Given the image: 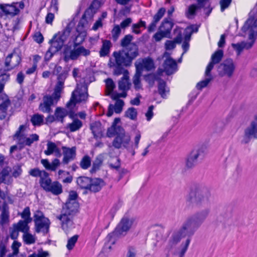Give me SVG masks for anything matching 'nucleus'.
Listing matches in <instances>:
<instances>
[{
  "instance_id": "a878e982",
  "label": "nucleus",
  "mask_w": 257,
  "mask_h": 257,
  "mask_svg": "<svg viewBox=\"0 0 257 257\" xmlns=\"http://www.w3.org/2000/svg\"><path fill=\"white\" fill-rule=\"evenodd\" d=\"M90 184L88 190L94 193L99 191L104 185V182L103 180L97 178H91Z\"/></svg>"
},
{
  "instance_id": "473e14b6",
  "label": "nucleus",
  "mask_w": 257,
  "mask_h": 257,
  "mask_svg": "<svg viewBox=\"0 0 257 257\" xmlns=\"http://www.w3.org/2000/svg\"><path fill=\"white\" fill-rule=\"evenodd\" d=\"M112 46V45L109 40H103L102 46L99 52V56L102 57L108 55L110 53V48Z\"/></svg>"
},
{
  "instance_id": "2eb2a0df",
  "label": "nucleus",
  "mask_w": 257,
  "mask_h": 257,
  "mask_svg": "<svg viewBox=\"0 0 257 257\" xmlns=\"http://www.w3.org/2000/svg\"><path fill=\"white\" fill-rule=\"evenodd\" d=\"M40 186L46 192H51L55 195H58L63 192L61 184L58 181L52 182L49 176L41 183Z\"/></svg>"
},
{
  "instance_id": "bb28decb",
  "label": "nucleus",
  "mask_w": 257,
  "mask_h": 257,
  "mask_svg": "<svg viewBox=\"0 0 257 257\" xmlns=\"http://www.w3.org/2000/svg\"><path fill=\"white\" fill-rule=\"evenodd\" d=\"M254 41L251 40L250 42H241L236 44L232 43V48L237 52V55H239L243 49H249L252 47Z\"/></svg>"
},
{
  "instance_id": "09e8293b",
  "label": "nucleus",
  "mask_w": 257,
  "mask_h": 257,
  "mask_svg": "<svg viewBox=\"0 0 257 257\" xmlns=\"http://www.w3.org/2000/svg\"><path fill=\"white\" fill-rule=\"evenodd\" d=\"M90 157L87 155L84 156L80 162V166L83 169H88L91 165Z\"/></svg>"
},
{
  "instance_id": "4468645a",
  "label": "nucleus",
  "mask_w": 257,
  "mask_h": 257,
  "mask_svg": "<svg viewBox=\"0 0 257 257\" xmlns=\"http://www.w3.org/2000/svg\"><path fill=\"white\" fill-rule=\"evenodd\" d=\"M236 65L232 59L228 58L220 63L218 67V73L221 77H231L235 71Z\"/></svg>"
},
{
  "instance_id": "c85d7f7f",
  "label": "nucleus",
  "mask_w": 257,
  "mask_h": 257,
  "mask_svg": "<svg viewBox=\"0 0 257 257\" xmlns=\"http://www.w3.org/2000/svg\"><path fill=\"white\" fill-rule=\"evenodd\" d=\"M29 174L33 177L40 178L39 183L40 185L41 183L49 176V174L45 171H41L38 168L31 169L29 172Z\"/></svg>"
},
{
  "instance_id": "39448f33",
  "label": "nucleus",
  "mask_w": 257,
  "mask_h": 257,
  "mask_svg": "<svg viewBox=\"0 0 257 257\" xmlns=\"http://www.w3.org/2000/svg\"><path fill=\"white\" fill-rule=\"evenodd\" d=\"M135 219L133 217L124 216L118 223L114 230L108 234L106 237L107 242L105 243L102 251H106L111 248V245L114 243V236H124L135 224Z\"/></svg>"
},
{
  "instance_id": "e2e57ef3",
  "label": "nucleus",
  "mask_w": 257,
  "mask_h": 257,
  "mask_svg": "<svg viewBox=\"0 0 257 257\" xmlns=\"http://www.w3.org/2000/svg\"><path fill=\"white\" fill-rule=\"evenodd\" d=\"M232 0H220V10L222 12L230 6Z\"/></svg>"
},
{
  "instance_id": "9b49d317",
  "label": "nucleus",
  "mask_w": 257,
  "mask_h": 257,
  "mask_svg": "<svg viewBox=\"0 0 257 257\" xmlns=\"http://www.w3.org/2000/svg\"><path fill=\"white\" fill-rule=\"evenodd\" d=\"M90 54V50L85 49L83 46L74 47V48L72 50L70 46H66L63 51L64 60L67 62L70 60H75L77 59L80 56H87Z\"/></svg>"
},
{
  "instance_id": "0eeeda50",
  "label": "nucleus",
  "mask_w": 257,
  "mask_h": 257,
  "mask_svg": "<svg viewBox=\"0 0 257 257\" xmlns=\"http://www.w3.org/2000/svg\"><path fill=\"white\" fill-rule=\"evenodd\" d=\"M78 203L77 202L67 201L63 206L61 213L57 216L61 221L62 229L66 232H69L74 227L73 218L77 211Z\"/></svg>"
},
{
  "instance_id": "13d9d810",
  "label": "nucleus",
  "mask_w": 257,
  "mask_h": 257,
  "mask_svg": "<svg viewBox=\"0 0 257 257\" xmlns=\"http://www.w3.org/2000/svg\"><path fill=\"white\" fill-rule=\"evenodd\" d=\"M198 8V7L195 5L190 6L186 13L187 17L189 19L192 18V17L195 15L196 11Z\"/></svg>"
},
{
  "instance_id": "f3484780",
  "label": "nucleus",
  "mask_w": 257,
  "mask_h": 257,
  "mask_svg": "<svg viewBox=\"0 0 257 257\" xmlns=\"http://www.w3.org/2000/svg\"><path fill=\"white\" fill-rule=\"evenodd\" d=\"M21 58L20 56L16 53H12L8 55L5 61L6 69H3L6 71L13 70L18 66L21 63Z\"/></svg>"
},
{
  "instance_id": "412c9836",
  "label": "nucleus",
  "mask_w": 257,
  "mask_h": 257,
  "mask_svg": "<svg viewBox=\"0 0 257 257\" xmlns=\"http://www.w3.org/2000/svg\"><path fill=\"white\" fill-rule=\"evenodd\" d=\"M99 7V2L95 0L93 1L89 7L85 11L82 18L87 19L89 22H91Z\"/></svg>"
},
{
  "instance_id": "9d476101",
  "label": "nucleus",
  "mask_w": 257,
  "mask_h": 257,
  "mask_svg": "<svg viewBox=\"0 0 257 257\" xmlns=\"http://www.w3.org/2000/svg\"><path fill=\"white\" fill-rule=\"evenodd\" d=\"M255 9L249 14V17L242 28V31L248 35V39L254 42L257 36V17L254 16Z\"/></svg>"
},
{
  "instance_id": "b1692460",
  "label": "nucleus",
  "mask_w": 257,
  "mask_h": 257,
  "mask_svg": "<svg viewBox=\"0 0 257 257\" xmlns=\"http://www.w3.org/2000/svg\"><path fill=\"white\" fill-rule=\"evenodd\" d=\"M210 212V209L209 208H207L197 212L191 216L200 227L207 217Z\"/></svg>"
},
{
  "instance_id": "f8f14e48",
  "label": "nucleus",
  "mask_w": 257,
  "mask_h": 257,
  "mask_svg": "<svg viewBox=\"0 0 257 257\" xmlns=\"http://www.w3.org/2000/svg\"><path fill=\"white\" fill-rule=\"evenodd\" d=\"M113 134L116 136L112 143V146L117 149L123 147L128 150V146L131 141V137L125 133L124 129L122 127H116Z\"/></svg>"
},
{
  "instance_id": "338daca9",
  "label": "nucleus",
  "mask_w": 257,
  "mask_h": 257,
  "mask_svg": "<svg viewBox=\"0 0 257 257\" xmlns=\"http://www.w3.org/2000/svg\"><path fill=\"white\" fill-rule=\"evenodd\" d=\"M19 231H20L14 225L13 227L10 229V237L13 239H16L19 235Z\"/></svg>"
},
{
  "instance_id": "0e129e2a",
  "label": "nucleus",
  "mask_w": 257,
  "mask_h": 257,
  "mask_svg": "<svg viewBox=\"0 0 257 257\" xmlns=\"http://www.w3.org/2000/svg\"><path fill=\"white\" fill-rule=\"evenodd\" d=\"M163 38H170L168 35L165 34V33L161 32L159 29V31L156 33L154 36V38L157 42L161 41Z\"/></svg>"
},
{
  "instance_id": "4d7b16f0",
  "label": "nucleus",
  "mask_w": 257,
  "mask_h": 257,
  "mask_svg": "<svg viewBox=\"0 0 257 257\" xmlns=\"http://www.w3.org/2000/svg\"><path fill=\"white\" fill-rule=\"evenodd\" d=\"M23 239L27 244H30L35 242V238L34 235L26 232L23 234Z\"/></svg>"
},
{
  "instance_id": "aec40b11",
  "label": "nucleus",
  "mask_w": 257,
  "mask_h": 257,
  "mask_svg": "<svg viewBox=\"0 0 257 257\" xmlns=\"http://www.w3.org/2000/svg\"><path fill=\"white\" fill-rule=\"evenodd\" d=\"M201 153L200 150L191 152L186 159L185 164L187 168H192L197 164L198 158L204 156V154H201Z\"/></svg>"
},
{
  "instance_id": "72a5a7b5",
  "label": "nucleus",
  "mask_w": 257,
  "mask_h": 257,
  "mask_svg": "<svg viewBox=\"0 0 257 257\" xmlns=\"http://www.w3.org/2000/svg\"><path fill=\"white\" fill-rule=\"evenodd\" d=\"M173 26L174 24L172 22L166 19L162 22L159 29L170 37L171 31Z\"/></svg>"
},
{
  "instance_id": "ddd939ff",
  "label": "nucleus",
  "mask_w": 257,
  "mask_h": 257,
  "mask_svg": "<svg viewBox=\"0 0 257 257\" xmlns=\"http://www.w3.org/2000/svg\"><path fill=\"white\" fill-rule=\"evenodd\" d=\"M34 221L36 232H42L43 234H46L49 232L50 221L48 218L44 216L42 212L37 210L35 212Z\"/></svg>"
},
{
  "instance_id": "bf43d9fd",
  "label": "nucleus",
  "mask_w": 257,
  "mask_h": 257,
  "mask_svg": "<svg viewBox=\"0 0 257 257\" xmlns=\"http://www.w3.org/2000/svg\"><path fill=\"white\" fill-rule=\"evenodd\" d=\"M21 243L15 241L12 245V248L13 250V252L12 254H9L8 257H14V256L17 255V254L19 252V248L21 246Z\"/></svg>"
},
{
  "instance_id": "20e7f679",
  "label": "nucleus",
  "mask_w": 257,
  "mask_h": 257,
  "mask_svg": "<svg viewBox=\"0 0 257 257\" xmlns=\"http://www.w3.org/2000/svg\"><path fill=\"white\" fill-rule=\"evenodd\" d=\"M210 197V192L207 187L198 185L191 188L187 197V202L192 206L203 207L209 203Z\"/></svg>"
},
{
  "instance_id": "6e6552de",
  "label": "nucleus",
  "mask_w": 257,
  "mask_h": 257,
  "mask_svg": "<svg viewBox=\"0 0 257 257\" xmlns=\"http://www.w3.org/2000/svg\"><path fill=\"white\" fill-rule=\"evenodd\" d=\"M108 65L110 68L113 69V75L116 76H118L121 74L123 75V76L118 82V89L122 92H126L130 89L132 84L129 80L128 71L125 69V68L130 67L132 65L109 62Z\"/></svg>"
},
{
  "instance_id": "a18cd8bd",
  "label": "nucleus",
  "mask_w": 257,
  "mask_h": 257,
  "mask_svg": "<svg viewBox=\"0 0 257 257\" xmlns=\"http://www.w3.org/2000/svg\"><path fill=\"white\" fill-rule=\"evenodd\" d=\"M142 73L140 71L136 70V73L133 77V81L134 84L135 88L136 90H139L142 87V84L141 83V76Z\"/></svg>"
},
{
  "instance_id": "de8ad7c7",
  "label": "nucleus",
  "mask_w": 257,
  "mask_h": 257,
  "mask_svg": "<svg viewBox=\"0 0 257 257\" xmlns=\"http://www.w3.org/2000/svg\"><path fill=\"white\" fill-rule=\"evenodd\" d=\"M86 36V34L84 32L77 33V35L73 40L74 47H76L80 45L84 41Z\"/></svg>"
},
{
  "instance_id": "1a4fd4ad",
  "label": "nucleus",
  "mask_w": 257,
  "mask_h": 257,
  "mask_svg": "<svg viewBox=\"0 0 257 257\" xmlns=\"http://www.w3.org/2000/svg\"><path fill=\"white\" fill-rule=\"evenodd\" d=\"M72 25L71 23H69L63 31L54 35L52 39L49 41L51 45L50 47L53 52H58L62 49L70 35Z\"/></svg>"
},
{
  "instance_id": "58836bf2",
  "label": "nucleus",
  "mask_w": 257,
  "mask_h": 257,
  "mask_svg": "<svg viewBox=\"0 0 257 257\" xmlns=\"http://www.w3.org/2000/svg\"><path fill=\"white\" fill-rule=\"evenodd\" d=\"M10 79V74L5 73L3 68L0 69V94L3 92L5 85Z\"/></svg>"
},
{
  "instance_id": "69168bd1",
  "label": "nucleus",
  "mask_w": 257,
  "mask_h": 257,
  "mask_svg": "<svg viewBox=\"0 0 257 257\" xmlns=\"http://www.w3.org/2000/svg\"><path fill=\"white\" fill-rule=\"evenodd\" d=\"M56 53H57L56 51L53 52L52 51V49H51V48L50 47L45 55V57H44L45 61L46 62L50 61V59L54 56V55Z\"/></svg>"
},
{
  "instance_id": "864d4df0",
  "label": "nucleus",
  "mask_w": 257,
  "mask_h": 257,
  "mask_svg": "<svg viewBox=\"0 0 257 257\" xmlns=\"http://www.w3.org/2000/svg\"><path fill=\"white\" fill-rule=\"evenodd\" d=\"M112 39L114 41H116L121 33L120 26L118 25H115L113 29L111 30Z\"/></svg>"
},
{
  "instance_id": "4be33fe9",
  "label": "nucleus",
  "mask_w": 257,
  "mask_h": 257,
  "mask_svg": "<svg viewBox=\"0 0 257 257\" xmlns=\"http://www.w3.org/2000/svg\"><path fill=\"white\" fill-rule=\"evenodd\" d=\"M223 56V51L222 50H218L211 56V61L206 67V73L211 72L215 64L219 63Z\"/></svg>"
},
{
  "instance_id": "dca6fc26",
  "label": "nucleus",
  "mask_w": 257,
  "mask_h": 257,
  "mask_svg": "<svg viewBox=\"0 0 257 257\" xmlns=\"http://www.w3.org/2000/svg\"><path fill=\"white\" fill-rule=\"evenodd\" d=\"M251 139H257V123L255 122H251L250 125L244 130L241 143L247 144Z\"/></svg>"
},
{
  "instance_id": "a19ab883",
  "label": "nucleus",
  "mask_w": 257,
  "mask_h": 257,
  "mask_svg": "<svg viewBox=\"0 0 257 257\" xmlns=\"http://www.w3.org/2000/svg\"><path fill=\"white\" fill-rule=\"evenodd\" d=\"M82 126V121L78 119H75L71 123L67 124L66 128L71 132H73L79 130Z\"/></svg>"
},
{
  "instance_id": "e433bc0d",
  "label": "nucleus",
  "mask_w": 257,
  "mask_h": 257,
  "mask_svg": "<svg viewBox=\"0 0 257 257\" xmlns=\"http://www.w3.org/2000/svg\"><path fill=\"white\" fill-rule=\"evenodd\" d=\"M89 22L87 19H85L84 18H82L80 20L76 29V31L77 33H82L86 34V29L89 27Z\"/></svg>"
},
{
  "instance_id": "f03ea898",
  "label": "nucleus",
  "mask_w": 257,
  "mask_h": 257,
  "mask_svg": "<svg viewBox=\"0 0 257 257\" xmlns=\"http://www.w3.org/2000/svg\"><path fill=\"white\" fill-rule=\"evenodd\" d=\"M133 39L132 35H125L120 41V45L122 48L113 52L109 62L132 65L133 61L139 54L138 46L135 43H131Z\"/></svg>"
},
{
  "instance_id": "774afa93",
  "label": "nucleus",
  "mask_w": 257,
  "mask_h": 257,
  "mask_svg": "<svg viewBox=\"0 0 257 257\" xmlns=\"http://www.w3.org/2000/svg\"><path fill=\"white\" fill-rule=\"evenodd\" d=\"M176 43L174 41L167 40L165 44L167 50L174 49L176 47Z\"/></svg>"
},
{
  "instance_id": "5701e85b",
  "label": "nucleus",
  "mask_w": 257,
  "mask_h": 257,
  "mask_svg": "<svg viewBox=\"0 0 257 257\" xmlns=\"http://www.w3.org/2000/svg\"><path fill=\"white\" fill-rule=\"evenodd\" d=\"M63 159V163L67 164L70 161L73 160L76 157V148L73 147L71 148L66 147H62Z\"/></svg>"
},
{
  "instance_id": "603ef678",
  "label": "nucleus",
  "mask_w": 257,
  "mask_h": 257,
  "mask_svg": "<svg viewBox=\"0 0 257 257\" xmlns=\"http://www.w3.org/2000/svg\"><path fill=\"white\" fill-rule=\"evenodd\" d=\"M78 237L79 236L78 235H75L68 239L66 245V247L68 250H70L73 248L78 240Z\"/></svg>"
},
{
  "instance_id": "79ce46f5",
  "label": "nucleus",
  "mask_w": 257,
  "mask_h": 257,
  "mask_svg": "<svg viewBox=\"0 0 257 257\" xmlns=\"http://www.w3.org/2000/svg\"><path fill=\"white\" fill-rule=\"evenodd\" d=\"M47 147V150L44 151L45 154L47 156H49L54 153H59V148L54 143L48 141Z\"/></svg>"
},
{
  "instance_id": "37998d69",
  "label": "nucleus",
  "mask_w": 257,
  "mask_h": 257,
  "mask_svg": "<svg viewBox=\"0 0 257 257\" xmlns=\"http://www.w3.org/2000/svg\"><path fill=\"white\" fill-rule=\"evenodd\" d=\"M28 221L21 220H20L17 224H14V226L20 231L23 232L24 233L28 232L29 230V227Z\"/></svg>"
},
{
  "instance_id": "c9c22d12",
  "label": "nucleus",
  "mask_w": 257,
  "mask_h": 257,
  "mask_svg": "<svg viewBox=\"0 0 257 257\" xmlns=\"http://www.w3.org/2000/svg\"><path fill=\"white\" fill-rule=\"evenodd\" d=\"M198 31V27L196 25H190L187 27L184 31V41L189 42L193 33Z\"/></svg>"
},
{
  "instance_id": "052dcab7",
  "label": "nucleus",
  "mask_w": 257,
  "mask_h": 257,
  "mask_svg": "<svg viewBox=\"0 0 257 257\" xmlns=\"http://www.w3.org/2000/svg\"><path fill=\"white\" fill-rule=\"evenodd\" d=\"M174 33L177 34V36L174 38V41L176 43L180 44L182 41V32L179 27L176 28L174 30Z\"/></svg>"
},
{
  "instance_id": "cd10ccee",
  "label": "nucleus",
  "mask_w": 257,
  "mask_h": 257,
  "mask_svg": "<svg viewBox=\"0 0 257 257\" xmlns=\"http://www.w3.org/2000/svg\"><path fill=\"white\" fill-rule=\"evenodd\" d=\"M19 141V144L23 146H30L34 142L39 140V136L37 134H32L30 137L27 138L24 135L17 138Z\"/></svg>"
},
{
  "instance_id": "f704fd0d",
  "label": "nucleus",
  "mask_w": 257,
  "mask_h": 257,
  "mask_svg": "<svg viewBox=\"0 0 257 257\" xmlns=\"http://www.w3.org/2000/svg\"><path fill=\"white\" fill-rule=\"evenodd\" d=\"M104 160V156L103 154H99L95 159L92 163V167L90 170V172L93 173L99 170L102 166Z\"/></svg>"
},
{
  "instance_id": "6e6d98bb",
  "label": "nucleus",
  "mask_w": 257,
  "mask_h": 257,
  "mask_svg": "<svg viewBox=\"0 0 257 257\" xmlns=\"http://www.w3.org/2000/svg\"><path fill=\"white\" fill-rule=\"evenodd\" d=\"M145 79L150 84L153 85L156 80L160 79L157 74L155 73L149 74L145 76Z\"/></svg>"
},
{
  "instance_id": "c756f323",
  "label": "nucleus",
  "mask_w": 257,
  "mask_h": 257,
  "mask_svg": "<svg viewBox=\"0 0 257 257\" xmlns=\"http://www.w3.org/2000/svg\"><path fill=\"white\" fill-rule=\"evenodd\" d=\"M0 9L6 15L12 16L17 15L20 10L16 6L10 5H0Z\"/></svg>"
},
{
  "instance_id": "6ab92c4d",
  "label": "nucleus",
  "mask_w": 257,
  "mask_h": 257,
  "mask_svg": "<svg viewBox=\"0 0 257 257\" xmlns=\"http://www.w3.org/2000/svg\"><path fill=\"white\" fill-rule=\"evenodd\" d=\"M163 57L166 58L163 64L164 71L168 75L174 73L177 69L176 61L170 57L169 53L166 52L164 53Z\"/></svg>"
},
{
  "instance_id": "7c9ffc66",
  "label": "nucleus",
  "mask_w": 257,
  "mask_h": 257,
  "mask_svg": "<svg viewBox=\"0 0 257 257\" xmlns=\"http://www.w3.org/2000/svg\"><path fill=\"white\" fill-rule=\"evenodd\" d=\"M9 221V207L6 202L2 204V212L0 216V224L3 225Z\"/></svg>"
},
{
  "instance_id": "49530a36",
  "label": "nucleus",
  "mask_w": 257,
  "mask_h": 257,
  "mask_svg": "<svg viewBox=\"0 0 257 257\" xmlns=\"http://www.w3.org/2000/svg\"><path fill=\"white\" fill-rule=\"evenodd\" d=\"M106 84V92L107 95H110L113 92L115 85L111 78H107L105 80Z\"/></svg>"
},
{
  "instance_id": "8fccbe9b",
  "label": "nucleus",
  "mask_w": 257,
  "mask_h": 257,
  "mask_svg": "<svg viewBox=\"0 0 257 257\" xmlns=\"http://www.w3.org/2000/svg\"><path fill=\"white\" fill-rule=\"evenodd\" d=\"M43 115L35 114L31 117V121L34 125H40L43 121Z\"/></svg>"
},
{
  "instance_id": "7ed1b4c3",
  "label": "nucleus",
  "mask_w": 257,
  "mask_h": 257,
  "mask_svg": "<svg viewBox=\"0 0 257 257\" xmlns=\"http://www.w3.org/2000/svg\"><path fill=\"white\" fill-rule=\"evenodd\" d=\"M68 76V72L63 71L57 76V81L55 86L54 92L51 95H46L43 98V102L39 105V108L43 112L50 113L51 106L59 100L64 88V82Z\"/></svg>"
},
{
  "instance_id": "680f3d73",
  "label": "nucleus",
  "mask_w": 257,
  "mask_h": 257,
  "mask_svg": "<svg viewBox=\"0 0 257 257\" xmlns=\"http://www.w3.org/2000/svg\"><path fill=\"white\" fill-rule=\"evenodd\" d=\"M166 12V10L164 8H160L157 13L155 15L153 18V20L158 23V22L162 19Z\"/></svg>"
},
{
  "instance_id": "3c124183",
  "label": "nucleus",
  "mask_w": 257,
  "mask_h": 257,
  "mask_svg": "<svg viewBox=\"0 0 257 257\" xmlns=\"http://www.w3.org/2000/svg\"><path fill=\"white\" fill-rule=\"evenodd\" d=\"M31 212L29 207H26L24 208L23 212L21 213V217L26 221H28V222H31L32 218L30 217Z\"/></svg>"
},
{
  "instance_id": "2f4dec72",
  "label": "nucleus",
  "mask_w": 257,
  "mask_h": 257,
  "mask_svg": "<svg viewBox=\"0 0 257 257\" xmlns=\"http://www.w3.org/2000/svg\"><path fill=\"white\" fill-rule=\"evenodd\" d=\"M90 129L94 138H97L102 136V127L100 121H94L91 123Z\"/></svg>"
},
{
  "instance_id": "ea45409f",
  "label": "nucleus",
  "mask_w": 257,
  "mask_h": 257,
  "mask_svg": "<svg viewBox=\"0 0 257 257\" xmlns=\"http://www.w3.org/2000/svg\"><path fill=\"white\" fill-rule=\"evenodd\" d=\"M91 178L87 177H79L77 179V185L82 189H88L90 183Z\"/></svg>"
},
{
  "instance_id": "c03bdc74",
  "label": "nucleus",
  "mask_w": 257,
  "mask_h": 257,
  "mask_svg": "<svg viewBox=\"0 0 257 257\" xmlns=\"http://www.w3.org/2000/svg\"><path fill=\"white\" fill-rule=\"evenodd\" d=\"M158 91L161 96L165 98L166 97V93L169 92V90L166 88V83L162 79L159 80Z\"/></svg>"
},
{
  "instance_id": "393cba45",
  "label": "nucleus",
  "mask_w": 257,
  "mask_h": 257,
  "mask_svg": "<svg viewBox=\"0 0 257 257\" xmlns=\"http://www.w3.org/2000/svg\"><path fill=\"white\" fill-rule=\"evenodd\" d=\"M124 101L121 99H117L114 105L112 104L109 105L107 116L110 117L112 116L113 110L116 113H119L122 110V107L124 106Z\"/></svg>"
},
{
  "instance_id": "5fc2aeb1",
  "label": "nucleus",
  "mask_w": 257,
  "mask_h": 257,
  "mask_svg": "<svg viewBox=\"0 0 257 257\" xmlns=\"http://www.w3.org/2000/svg\"><path fill=\"white\" fill-rule=\"evenodd\" d=\"M125 116L132 120H135L137 116V111L134 107H130L125 111Z\"/></svg>"
},
{
  "instance_id": "f257e3e1",
  "label": "nucleus",
  "mask_w": 257,
  "mask_h": 257,
  "mask_svg": "<svg viewBox=\"0 0 257 257\" xmlns=\"http://www.w3.org/2000/svg\"><path fill=\"white\" fill-rule=\"evenodd\" d=\"M199 227L191 216L187 217L179 228L172 231L166 249L178 257H184L191 242L189 237L192 236Z\"/></svg>"
},
{
  "instance_id": "a211bd4d",
  "label": "nucleus",
  "mask_w": 257,
  "mask_h": 257,
  "mask_svg": "<svg viewBox=\"0 0 257 257\" xmlns=\"http://www.w3.org/2000/svg\"><path fill=\"white\" fill-rule=\"evenodd\" d=\"M136 70L140 71L142 73L144 69L147 71H151L155 69V64L153 60L150 57L142 59L140 62L135 63Z\"/></svg>"
},
{
  "instance_id": "4c0bfd02",
  "label": "nucleus",
  "mask_w": 257,
  "mask_h": 257,
  "mask_svg": "<svg viewBox=\"0 0 257 257\" xmlns=\"http://www.w3.org/2000/svg\"><path fill=\"white\" fill-rule=\"evenodd\" d=\"M205 76L206 77L204 80H202L198 82L196 85V88L198 89L201 90L202 88L206 87L208 83L213 79V76L211 74V72L206 73V70L205 72Z\"/></svg>"
},
{
  "instance_id": "423d86ee",
  "label": "nucleus",
  "mask_w": 257,
  "mask_h": 257,
  "mask_svg": "<svg viewBox=\"0 0 257 257\" xmlns=\"http://www.w3.org/2000/svg\"><path fill=\"white\" fill-rule=\"evenodd\" d=\"M88 97L87 92L81 93L78 88L76 89L72 93L71 97L70 100L67 103L66 107L69 109L62 107H57L55 111V115L56 121L63 122L64 118L65 116L69 115L70 117L72 114L71 112L73 109L75 107L77 103L85 101Z\"/></svg>"
}]
</instances>
